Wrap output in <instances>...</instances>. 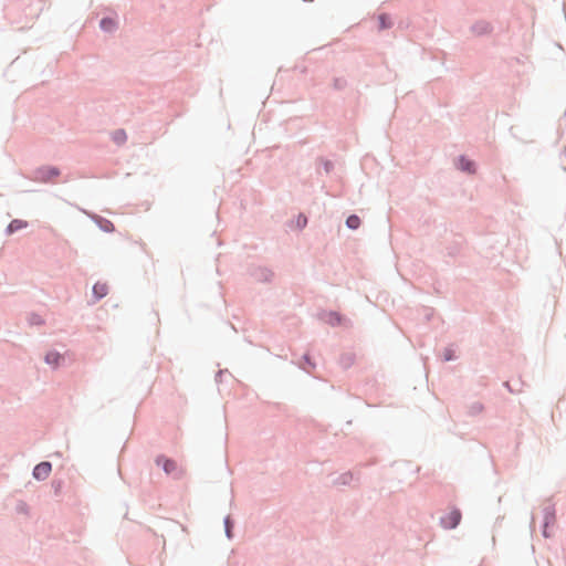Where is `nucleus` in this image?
I'll use <instances>...</instances> for the list:
<instances>
[{"label": "nucleus", "mask_w": 566, "mask_h": 566, "mask_svg": "<svg viewBox=\"0 0 566 566\" xmlns=\"http://www.w3.org/2000/svg\"><path fill=\"white\" fill-rule=\"evenodd\" d=\"M61 175V169L57 166L43 165L33 171V179L35 181L48 184Z\"/></svg>", "instance_id": "nucleus-1"}, {"label": "nucleus", "mask_w": 566, "mask_h": 566, "mask_svg": "<svg viewBox=\"0 0 566 566\" xmlns=\"http://www.w3.org/2000/svg\"><path fill=\"white\" fill-rule=\"evenodd\" d=\"M462 520V512L457 506H453L451 511L440 517V525L444 530H454L457 528Z\"/></svg>", "instance_id": "nucleus-2"}, {"label": "nucleus", "mask_w": 566, "mask_h": 566, "mask_svg": "<svg viewBox=\"0 0 566 566\" xmlns=\"http://www.w3.org/2000/svg\"><path fill=\"white\" fill-rule=\"evenodd\" d=\"M52 471V463L50 461H41L35 464L32 470V476L38 481H44L49 478Z\"/></svg>", "instance_id": "nucleus-3"}, {"label": "nucleus", "mask_w": 566, "mask_h": 566, "mask_svg": "<svg viewBox=\"0 0 566 566\" xmlns=\"http://www.w3.org/2000/svg\"><path fill=\"white\" fill-rule=\"evenodd\" d=\"M455 167L462 172L469 175L474 174L476 170L475 161L470 159L467 155H459L455 159Z\"/></svg>", "instance_id": "nucleus-4"}, {"label": "nucleus", "mask_w": 566, "mask_h": 566, "mask_svg": "<svg viewBox=\"0 0 566 566\" xmlns=\"http://www.w3.org/2000/svg\"><path fill=\"white\" fill-rule=\"evenodd\" d=\"M94 223L105 233H113L115 231L114 223L105 217L90 212L87 213Z\"/></svg>", "instance_id": "nucleus-5"}, {"label": "nucleus", "mask_w": 566, "mask_h": 566, "mask_svg": "<svg viewBox=\"0 0 566 566\" xmlns=\"http://www.w3.org/2000/svg\"><path fill=\"white\" fill-rule=\"evenodd\" d=\"M155 463L163 469V471L170 475L177 471V463L174 459L164 454H159L155 459Z\"/></svg>", "instance_id": "nucleus-6"}, {"label": "nucleus", "mask_w": 566, "mask_h": 566, "mask_svg": "<svg viewBox=\"0 0 566 566\" xmlns=\"http://www.w3.org/2000/svg\"><path fill=\"white\" fill-rule=\"evenodd\" d=\"M493 29L492 23L486 20H478L470 27L471 32L478 36L489 35Z\"/></svg>", "instance_id": "nucleus-7"}, {"label": "nucleus", "mask_w": 566, "mask_h": 566, "mask_svg": "<svg viewBox=\"0 0 566 566\" xmlns=\"http://www.w3.org/2000/svg\"><path fill=\"white\" fill-rule=\"evenodd\" d=\"M251 276L261 283H270L274 276V273L269 268L258 266L252 269Z\"/></svg>", "instance_id": "nucleus-8"}, {"label": "nucleus", "mask_w": 566, "mask_h": 566, "mask_svg": "<svg viewBox=\"0 0 566 566\" xmlns=\"http://www.w3.org/2000/svg\"><path fill=\"white\" fill-rule=\"evenodd\" d=\"M321 318L333 327L343 325L345 321V316L337 311L324 312Z\"/></svg>", "instance_id": "nucleus-9"}, {"label": "nucleus", "mask_w": 566, "mask_h": 566, "mask_svg": "<svg viewBox=\"0 0 566 566\" xmlns=\"http://www.w3.org/2000/svg\"><path fill=\"white\" fill-rule=\"evenodd\" d=\"M548 504L543 509V523L545 526H554L556 522V509L555 504L551 503V499L547 500Z\"/></svg>", "instance_id": "nucleus-10"}, {"label": "nucleus", "mask_w": 566, "mask_h": 566, "mask_svg": "<svg viewBox=\"0 0 566 566\" xmlns=\"http://www.w3.org/2000/svg\"><path fill=\"white\" fill-rule=\"evenodd\" d=\"M117 20L111 15H105L99 20V29L107 33H113L117 30Z\"/></svg>", "instance_id": "nucleus-11"}, {"label": "nucleus", "mask_w": 566, "mask_h": 566, "mask_svg": "<svg viewBox=\"0 0 566 566\" xmlns=\"http://www.w3.org/2000/svg\"><path fill=\"white\" fill-rule=\"evenodd\" d=\"M63 360V355L55 349L49 350L44 356V361L53 368H57Z\"/></svg>", "instance_id": "nucleus-12"}, {"label": "nucleus", "mask_w": 566, "mask_h": 566, "mask_svg": "<svg viewBox=\"0 0 566 566\" xmlns=\"http://www.w3.org/2000/svg\"><path fill=\"white\" fill-rule=\"evenodd\" d=\"M296 365L300 369L308 374L311 373L312 369H315L316 367L314 358L308 353L303 354Z\"/></svg>", "instance_id": "nucleus-13"}, {"label": "nucleus", "mask_w": 566, "mask_h": 566, "mask_svg": "<svg viewBox=\"0 0 566 566\" xmlns=\"http://www.w3.org/2000/svg\"><path fill=\"white\" fill-rule=\"evenodd\" d=\"M108 294V286L106 283L96 282L92 287V296L94 302H98Z\"/></svg>", "instance_id": "nucleus-14"}, {"label": "nucleus", "mask_w": 566, "mask_h": 566, "mask_svg": "<svg viewBox=\"0 0 566 566\" xmlns=\"http://www.w3.org/2000/svg\"><path fill=\"white\" fill-rule=\"evenodd\" d=\"M29 226L28 221L22 219H13L9 222V224L6 228V234L12 235L19 230L25 229Z\"/></svg>", "instance_id": "nucleus-15"}, {"label": "nucleus", "mask_w": 566, "mask_h": 566, "mask_svg": "<svg viewBox=\"0 0 566 566\" xmlns=\"http://www.w3.org/2000/svg\"><path fill=\"white\" fill-rule=\"evenodd\" d=\"M377 20L379 31L389 30L394 25L391 15L387 12L379 13Z\"/></svg>", "instance_id": "nucleus-16"}, {"label": "nucleus", "mask_w": 566, "mask_h": 566, "mask_svg": "<svg viewBox=\"0 0 566 566\" xmlns=\"http://www.w3.org/2000/svg\"><path fill=\"white\" fill-rule=\"evenodd\" d=\"M317 174H319V168H322L325 174H331L333 170H334V167H335V164L334 161H332L331 159H327V158H324V157H318L317 158Z\"/></svg>", "instance_id": "nucleus-17"}, {"label": "nucleus", "mask_w": 566, "mask_h": 566, "mask_svg": "<svg viewBox=\"0 0 566 566\" xmlns=\"http://www.w3.org/2000/svg\"><path fill=\"white\" fill-rule=\"evenodd\" d=\"M234 520L231 515H227L223 518L224 533L228 539H232L234 537L233 528H234Z\"/></svg>", "instance_id": "nucleus-18"}, {"label": "nucleus", "mask_w": 566, "mask_h": 566, "mask_svg": "<svg viewBox=\"0 0 566 566\" xmlns=\"http://www.w3.org/2000/svg\"><path fill=\"white\" fill-rule=\"evenodd\" d=\"M345 224L350 230H357L361 224V220L356 213H352L346 218Z\"/></svg>", "instance_id": "nucleus-19"}, {"label": "nucleus", "mask_w": 566, "mask_h": 566, "mask_svg": "<svg viewBox=\"0 0 566 566\" xmlns=\"http://www.w3.org/2000/svg\"><path fill=\"white\" fill-rule=\"evenodd\" d=\"M355 360V356L352 353H345L339 358V364L344 369H347L353 366Z\"/></svg>", "instance_id": "nucleus-20"}, {"label": "nucleus", "mask_w": 566, "mask_h": 566, "mask_svg": "<svg viewBox=\"0 0 566 566\" xmlns=\"http://www.w3.org/2000/svg\"><path fill=\"white\" fill-rule=\"evenodd\" d=\"M354 480V474L350 472V471H347L343 474H340L335 481L334 483L335 484H340V485H350V483L353 482Z\"/></svg>", "instance_id": "nucleus-21"}, {"label": "nucleus", "mask_w": 566, "mask_h": 566, "mask_svg": "<svg viewBox=\"0 0 566 566\" xmlns=\"http://www.w3.org/2000/svg\"><path fill=\"white\" fill-rule=\"evenodd\" d=\"M503 385L505 388H507L510 392L516 394L522 391L523 381L521 379H517L516 381H514V384H512V381L507 380Z\"/></svg>", "instance_id": "nucleus-22"}, {"label": "nucleus", "mask_w": 566, "mask_h": 566, "mask_svg": "<svg viewBox=\"0 0 566 566\" xmlns=\"http://www.w3.org/2000/svg\"><path fill=\"white\" fill-rule=\"evenodd\" d=\"M483 410H484L483 403L475 401V402H472L468 407V415L470 417H475V416L480 415Z\"/></svg>", "instance_id": "nucleus-23"}, {"label": "nucleus", "mask_w": 566, "mask_h": 566, "mask_svg": "<svg viewBox=\"0 0 566 566\" xmlns=\"http://www.w3.org/2000/svg\"><path fill=\"white\" fill-rule=\"evenodd\" d=\"M457 358L458 356L455 354V350L451 346L446 347L441 354L442 361H452L455 360Z\"/></svg>", "instance_id": "nucleus-24"}, {"label": "nucleus", "mask_w": 566, "mask_h": 566, "mask_svg": "<svg viewBox=\"0 0 566 566\" xmlns=\"http://www.w3.org/2000/svg\"><path fill=\"white\" fill-rule=\"evenodd\" d=\"M127 139V135H126V132L122 128L119 129H116L114 133H113V140L117 144V145H120L123 143H125Z\"/></svg>", "instance_id": "nucleus-25"}, {"label": "nucleus", "mask_w": 566, "mask_h": 566, "mask_svg": "<svg viewBox=\"0 0 566 566\" xmlns=\"http://www.w3.org/2000/svg\"><path fill=\"white\" fill-rule=\"evenodd\" d=\"M28 321H29L30 325H35V326H41L45 323L44 319L42 318V316L38 313H30Z\"/></svg>", "instance_id": "nucleus-26"}, {"label": "nucleus", "mask_w": 566, "mask_h": 566, "mask_svg": "<svg viewBox=\"0 0 566 566\" xmlns=\"http://www.w3.org/2000/svg\"><path fill=\"white\" fill-rule=\"evenodd\" d=\"M308 219L304 213H300L296 218V228L303 230L307 226Z\"/></svg>", "instance_id": "nucleus-27"}, {"label": "nucleus", "mask_w": 566, "mask_h": 566, "mask_svg": "<svg viewBox=\"0 0 566 566\" xmlns=\"http://www.w3.org/2000/svg\"><path fill=\"white\" fill-rule=\"evenodd\" d=\"M421 313L427 322H430L434 315V308L430 306H422Z\"/></svg>", "instance_id": "nucleus-28"}, {"label": "nucleus", "mask_w": 566, "mask_h": 566, "mask_svg": "<svg viewBox=\"0 0 566 566\" xmlns=\"http://www.w3.org/2000/svg\"><path fill=\"white\" fill-rule=\"evenodd\" d=\"M347 81L343 77H335L333 81V87L337 91H342L346 87Z\"/></svg>", "instance_id": "nucleus-29"}, {"label": "nucleus", "mask_w": 566, "mask_h": 566, "mask_svg": "<svg viewBox=\"0 0 566 566\" xmlns=\"http://www.w3.org/2000/svg\"><path fill=\"white\" fill-rule=\"evenodd\" d=\"M224 375L231 376L228 369H219L216 374V382H221Z\"/></svg>", "instance_id": "nucleus-30"}, {"label": "nucleus", "mask_w": 566, "mask_h": 566, "mask_svg": "<svg viewBox=\"0 0 566 566\" xmlns=\"http://www.w3.org/2000/svg\"><path fill=\"white\" fill-rule=\"evenodd\" d=\"M551 527L552 526H545L544 523H542V535L544 538H551L552 537V532H551Z\"/></svg>", "instance_id": "nucleus-31"}, {"label": "nucleus", "mask_w": 566, "mask_h": 566, "mask_svg": "<svg viewBox=\"0 0 566 566\" xmlns=\"http://www.w3.org/2000/svg\"><path fill=\"white\" fill-rule=\"evenodd\" d=\"M17 511H18L19 513H27V511H28V505H27L24 502H22V503H20V504L17 506Z\"/></svg>", "instance_id": "nucleus-32"}, {"label": "nucleus", "mask_w": 566, "mask_h": 566, "mask_svg": "<svg viewBox=\"0 0 566 566\" xmlns=\"http://www.w3.org/2000/svg\"><path fill=\"white\" fill-rule=\"evenodd\" d=\"M564 154H565V156H566V147L564 148Z\"/></svg>", "instance_id": "nucleus-33"}]
</instances>
